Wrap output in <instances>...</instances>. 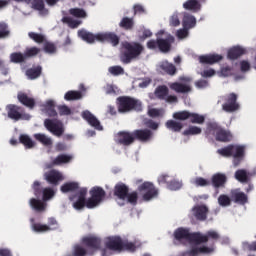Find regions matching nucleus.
<instances>
[{
	"label": "nucleus",
	"mask_w": 256,
	"mask_h": 256,
	"mask_svg": "<svg viewBox=\"0 0 256 256\" xmlns=\"http://www.w3.org/2000/svg\"><path fill=\"white\" fill-rule=\"evenodd\" d=\"M70 15L77 17L78 19H85L87 17V12L81 8H71L69 10Z\"/></svg>",
	"instance_id": "49"
},
{
	"label": "nucleus",
	"mask_w": 256,
	"mask_h": 256,
	"mask_svg": "<svg viewBox=\"0 0 256 256\" xmlns=\"http://www.w3.org/2000/svg\"><path fill=\"white\" fill-rule=\"evenodd\" d=\"M82 244L88 250V255L93 256L97 251H101L103 240L99 236L90 235L82 238Z\"/></svg>",
	"instance_id": "10"
},
{
	"label": "nucleus",
	"mask_w": 256,
	"mask_h": 256,
	"mask_svg": "<svg viewBox=\"0 0 256 256\" xmlns=\"http://www.w3.org/2000/svg\"><path fill=\"white\" fill-rule=\"evenodd\" d=\"M183 187V182L177 180V179H172L168 182L167 189L170 191H179Z\"/></svg>",
	"instance_id": "51"
},
{
	"label": "nucleus",
	"mask_w": 256,
	"mask_h": 256,
	"mask_svg": "<svg viewBox=\"0 0 256 256\" xmlns=\"http://www.w3.org/2000/svg\"><path fill=\"white\" fill-rule=\"evenodd\" d=\"M129 193V187L124 183H118L114 187V197H117L121 201L127 199V194Z\"/></svg>",
	"instance_id": "23"
},
{
	"label": "nucleus",
	"mask_w": 256,
	"mask_h": 256,
	"mask_svg": "<svg viewBox=\"0 0 256 256\" xmlns=\"http://www.w3.org/2000/svg\"><path fill=\"white\" fill-rule=\"evenodd\" d=\"M42 71H43V68L41 66L27 69L26 77H28V79H31V80L37 79V78L41 77Z\"/></svg>",
	"instance_id": "38"
},
{
	"label": "nucleus",
	"mask_w": 256,
	"mask_h": 256,
	"mask_svg": "<svg viewBox=\"0 0 256 256\" xmlns=\"http://www.w3.org/2000/svg\"><path fill=\"white\" fill-rule=\"evenodd\" d=\"M98 41L106 42L112 44V47H117L119 45L121 38L115 34V32H106L98 34Z\"/></svg>",
	"instance_id": "18"
},
{
	"label": "nucleus",
	"mask_w": 256,
	"mask_h": 256,
	"mask_svg": "<svg viewBox=\"0 0 256 256\" xmlns=\"http://www.w3.org/2000/svg\"><path fill=\"white\" fill-rule=\"evenodd\" d=\"M89 255V250L81 245H76L74 247L73 256H87Z\"/></svg>",
	"instance_id": "55"
},
{
	"label": "nucleus",
	"mask_w": 256,
	"mask_h": 256,
	"mask_svg": "<svg viewBox=\"0 0 256 256\" xmlns=\"http://www.w3.org/2000/svg\"><path fill=\"white\" fill-rule=\"evenodd\" d=\"M197 25V20L193 15H185L183 18V26L185 29H193Z\"/></svg>",
	"instance_id": "43"
},
{
	"label": "nucleus",
	"mask_w": 256,
	"mask_h": 256,
	"mask_svg": "<svg viewBox=\"0 0 256 256\" xmlns=\"http://www.w3.org/2000/svg\"><path fill=\"white\" fill-rule=\"evenodd\" d=\"M202 130L201 128L197 127V126H190L188 129H186L183 132V135L185 137H189V135H201Z\"/></svg>",
	"instance_id": "54"
},
{
	"label": "nucleus",
	"mask_w": 256,
	"mask_h": 256,
	"mask_svg": "<svg viewBox=\"0 0 256 256\" xmlns=\"http://www.w3.org/2000/svg\"><path fill=\"white\" fill-rule=\"evenodd\" d=\"M26 60L25 54L21 52H14L10 55V61L12 63H25Z\"/></svg>",
	"instance_id": "47"
},
{
	"label": "nucleus",
	"mask_w": 256,
	"mask_h": 256,
	"mask_svg": "<svg viewBox=\"0 0 256 256\" xmlns=\"http://www.w3.org/2000/svg\"><path fill=\"white\" fill-rule=\"evenodd\" d=\"M209 208L205 205H196L192 208V215L196 218V221H207V214Z\"/></svg>",
	"instance_id": "20"
},
{
	"label": "nucleus",
	"mask_w": 256,
	"mask_h": 256,
	"mask_svg": "<svg viewBox=\"0 0 256 256\" xmlns=\"http://www.w3.org/2000/svg\"><path fill=\"white\" fill-rule=\"evenodd\" d=\"M29 203L30 207L34 209V211H37L38 213H43V211L47 209V203L37 198H31Z\"/></svg>",
	"instance_id": "30"
},
{
	"label": "nucleus",
	"mask_w": 256,
	"mask_h": 256,
	"mask_svg": "<svg viewBox=\"0 0 256 256\" xmlns=\"http://www.w3.org/2000/svg\"><path fill=\"white\" fill-rule=\"evenodd\" d=\"M232 201L233 200L227 194H221L218 197V205H220V207H229Z\"/></svg>",
	"instance_id": "50"
},
{
	"label": "nucleus",
	"mask_w": 256,
	"mask_h": 256,
	"mask_svg": "<svg viewBox=\"0 0 256 256\" xmlns=\"http://www.w3.org/2000/svg\"><path fill=\"white\" fill-rule=\"evenodd\" d=\"M90 198H88L86 202L87 209H93L94 207H97L103 199H105V196L107 193L104 191L102 187L94 186L90 189Z\"/></svg>",
	"instance_id": "9"
},
{
	"label": "nucleus",
	"mask_w": 256,
	"mask_h": 256,
	"mask_svg": "<svg viewBox=\"0 0 256 256\" xmlns=\"http://www.w3.org/2000/svg\"><path fill=\"white\" fill-rule=\"evenodd\" d=\"M28 36L32 39V41H35V43H45V36L43 34L29 32Z\"/></svg>",
	"instance_id": "57"
},
{
	"label": "nucleus",
	"mask_w": 256,
	"mask_h": 256,
	"mask_svg": "<svg viewBox=\"0 0 256 256\" xmlns=\"http://www.w3.org/2000/svg\"><path fill=\"white\" fill-rule=\"evenodd\" d=\"M210 185L219 193V189H223L227 185V175L223 173H215L211 177Z\"/></svg>",
	"instance_id": "15"
},
{
	"label": "nucleus",
	"mask_w": 256,
	"mask_h": 256,
	"mask_svg": "<svg viewBox=\"0 0 256 256\" xmlns=\"http://www.w3.org/2000/svg\"><path fill=\"white\" fill-rule=\"evenodd\" d=\"M159 69L162 73L170 75L171 77H173V75L177 73V67H175V65L167 61L161 62L159 65Z\"/></svg>",
	"instance_id": "27"
},
{
	"label": "nucleus",
	"mask_w": 256,
	"mask_h": 256,
	"mask_svg": "<svg viewBox=\"0 0 256 256\" xmlns=\"http://www.w3.org/2000/svg\"><path fill=\"white\" fill-rule=\"evenodd\" d=\"M183 8L186 9V11L197 13L198 11H201V3L197 0H187L183 3Z\"/></svg>",
	"instance_id": "33"
},
{
	"label": "nucleus",
	"mask_w": 256,
	"mask_h": 256,
	"mask_svg": "<svg viewBox=\"0 0 256 256\" xmlns=\"http://www.w3.org/2000/svg\"><path fill=\"white\" fill-rule=\"evenodd\" d=\"M32 229L36 233H45L47 231H51V227H49L48 225H45V224H41V223L32 224Z\"/></svg>",
	"instance_id": "52"
},
{
	"label": "nucleus",
	"mask_w": 256,
	"mask_h": 256,
	"mask_svg": "<svg viewBox=\"0 0 256 256\" xmlns=\"http://www.w3.org/2000/svg\"><path fill=\"white\" fill-rule=\"evenodd\" d=\"M237 99H239V96L233 92L222 96V110H224L225 113H235V111H239L241 105H239Z\"/></svg>",
	"instance_id": "6"
},
{
	"label": "nucleus",
	"mask_w": 256,
	"mask_h": 256,
	"mask_svg": "<svg viewBox=\"0 0 256 256\" xmlns=\"http://www.w3.org/2000/svg\"><path fill=\"white\" fill-rule=\"evenodd\" d=\"M114 141L115 143H117V145H123V147H129L133 145V143H135L134 132L120 131L115 135Z\"/></svg>",
	"instance_id": "12"
},
{
	"label": "nucleus",
	"mask_w": 256,
	"mask_h": 256,
	"mask_svg": "<svg viewBox=\"0 0 256 256\" xmlns=\"http://www.w3.org/2000/svg\"><path fill=\"white\" fill-rule=\"evenodd\" d=\"M139 193H143V201H151L159 195V190L155 188V185L152 182H144L138 186Z\"/></svg>",
	"instance_id": "11"
},
{
	"label": "nucleus",
	"mask_w": 256,
	"mask_h": 256,
	"mask_svg": "<svg viewBox=\"0 0 256 256\" xmlns=\"http://www.w3.org/2000/svg\"><path fill=\"white\" fill-rule=\"evenodd\" d=\"M194 185L196 187H209L211 185V181H209L203 177H197L194 180Z\"/></svg>",
	"instance_id": "59"
},
{
	"label": "nucleus",
	"mask_w": 256,
	"mask_h": 256,
	"mask_svg": "<svg viewBox=\"0 0 256 256\" xmlns=\"http://www.w3.org/2000/svg\"><path fill=\"white\" fill-rule=\"evenodd\" d=\"M76 197H78L77 201H75ZM86 197H87V188H81L78 194H71L69 196V201H75L73 202L72 207L77 211H80V209L87 207V200L85 199Z\"/></svg>",
	"instance_id": "13"
},
{
	"label": "nucleus",
	"mask_w": 256,
	"mask_h": 256,
	"mask_svg": "<svg viewBox=\"0 0 256 256\" xmlns=\"http://www.w3.org/2000/svg\"><path fill=\"white\" fill-rule=\"evenodd\" d=\"M44 125L50 133H53L56 137H61L65 133V128L63 124H57L51 119H46Z\"/></svg>",
	"instance_id": "17"
},
{
	"label": "nucleus",
	"mask_w": 256,
	"mask_h": 256,
	"mask_svg": "<svg viewBox=\"0 0 256 256\" xmlns=\"http://www.w3.org/2000/svg\"><path fill=\"white\" fill-rule=\"evenodd\" d=\"M169 88L172 91H175V93H191L192 88L191 85L189 84H185V83H181V82H173L169 84Z\"/></svg>",
	"instance_id": "25"
},
{
	"label": "nucleus",
	"mask_w": 256,
	"mask_h": 256,
	"mask_svg": "<svg viewBox=\"0 0 256 256\" xmlns=\"http://www.w3.org/2000/svg\"><path fill=\"white\" fill-rule=\"evenodd\" d=\"M34 139H36V141H38L45 147H49L53 145V140H51V138L47 137V135L45 134H41V133L34 134Z\"/></svg>",
	"instance_id": "41"
},
{
	"label": "nucleus",
	"mask_w": 256,
	"mask_h": 256,
	"mask_svg": "<svg viewBox=\"0 0 256 256\" xmlns=\"http://www.w3.org/2000/svg\"><path fill=\"white\" fill-rule=\"evenodd\" d=\"M32 9L39 11L40 15H49V10L45 8L44 0H32Z\"/></svg>",
	"instance_id": "34"
},
{
	"label": "nucleus",
	"mask_w": 256,
	"mask_h": 256,
	"mask_svg": "<svg viewBox=\"0 0 256 256\" xmlns=\"http://www.w3.org/2000/svg\"><path fill=\"white\" fill-rule=\"evenodd\" d=\"M109 73H111V75H115V76L123 75V73H125V70L121 66H112L109 68Z\"/></svg>",
	"instance_id": "63"
},
{
	"label": "nucleus",
	"mask_w": 256,
	"mask_h": 256,
	"mask_svg": "<svg viewBox=\"0 0 256 256\" xmlns=\"http://www.w3.org/2000/svg\"><path fill=\"white\" fill-rule=\"evenodd\" d=\"M165 126L174 133H179L181 129H183V124L181 122L175 121V120H168L165 123Z\"/></svg>",
	"instance_id": "40"
},
{
	"label": "nucleus",
	"mask_w": 256,
	"mask_h": 256,
	"mask_svg": "<svg viewBox=\"0 0 256 256\" xmlns=\"http://www.w3.org/2000/svg\"><path fill=\"white\" fill-rule=\"evenodd\" d=\"M136 250L137 246H135V243L122 240V251H130V253H135Z\"/></svg>",
	"instance_id": "53"
},
{
	"label": "nucleus",
	"mask_w": 256,
	"mask_h": 256,
	"mask_svg": "<svg viewBox=\"0 0 256 256\" xmlns=\"http://www.w3.org/2000/svg\"><path fill=\"white\" fill-rule=\"evenodd\" d=\"M223 60V56L219 54H208L199 56V63L202 65H214V63H219Z\"/></svg>",
	"instance_id": "22"
},
{
	"label": "nucleus",
	"mask_w": 256,
	"mask_h": 256,
	"mask_svg": "<svg viewBox=\"0 0 256 256\" xmlns=\"http://www.w3.org/2000/svg\"><path fill=\"white\" fill-rule=\"evenodd\" d=\"M6 111L8 118L12 119V121H29V119H31V115L25 113V108L15 104H8Z\"/></svg>",
	"instance_id": "7"
},
{
	"label": "nucleus",
	"mask_w": 256,
	"mask_h": 256,
	"mask_svg": "<svg viewBox=\"0 0 256 256\" xmlns=\"http://www.w3.org/2000/svg\"><path fill=\"white\" fill-rule=\"evenodd\" d=\"M119 113H130V111H143V104L131 96H120L116 99Z\"/></svg>",
	"instance_id": "3"
},
{
	"label": "nucleus",
	"mask_w": 256,
	"mask_h": 256,
	"mask_svg": "<svg viewBox=\"0 0 256 256\" xmlns=\"http://www.w3.org/2000/svg\"><path fill=\"white\" fill-rule=\"evenodd\" d=\"M134 141H140L141 143H147L153 139V131L149 129H136L133 131Z\"/></svg>",
	"instance_id": "19"
},
{
	"label": "nucleus",
	"mask_w": 256,
	"mask_h": 256,
	"mask_svg": "<svg viewBox=\"0 0 256 256\" xmlns=\"http://www.w3.org/2000/svg\"><path fill=\"white\" fill-rule=\"evenodd\" d=\"M242 247L244 251H256V241L252 243L243 242Z\"/></svg>",
	"instance_id": "64"
},
{
	"label": "nucleus",
	"mask_w": 256,
	"mask_h": 256,
	"mask_svg": "<svg viewBox=\"0 0 256 256\" xmlns=\"http://www.w3.org/2000/svg\"><path fill=\"white\" fill-rule=\"evenodd\" d=\"M41 53V48H37V47H31V48H26L25 52H24V57H26V59H31V57H37V55H39Z\"/></svg>",
	"instance_id": "48"
},
{
	"label": "nucleus",
	"mask_w": 256,
	"mask_h": 256,
	"mask_svg": "<svg viewBox=\"0 0 256 256\" xmlns=\"http://www.w3.org/2000/svg\"><path fill=\"white\" fill-rule=\"evenodd\" d=\"M167 95H169V88L166 85H159L154 91V96L159 101H165Z\"/></svg>",
	"instance_id": "31"
},
{
	"label": "nucleus",
	"mask_w": 256,
	"mask_h": 256,
	"mask_svg": "<svg viewBox=\"0 0 256 256\" xmlns=\"http://www.w3.org/2000/svg\"><path fill=\"white\" fill-rule=\"evenodd\" d=\"M19 142L22 143L23 146L26 147V149H33L35 147V142L25 134H21L19 137Z\"/></svg>",
	"instance_id": "44"
},
{
	"label": "nucleus",
	"mask_w": 256,
	"mask_h": 256,
	"mask_svg": "<svg viewBox=\"0 0 256 256\" xmlns=\"http://www.w3.org/2000/svg\"><path fill=\"white\" fill-rule=\"evenodd\" d=\"M52 197H55V191L51 188H44L42 192L43 201H49Z\"/></svg>",
	"instance_id": "60"
},
{
	"label": "nucleus",
	"mask_w": 256,
	"mask_h": 256,
	"mask_svg": "<svg viewBox=\"0 0 256 256\" xmlns=\"http://www.w3.org/2000/svg\"><path fill=\"white\" fill-rule=\"evenodd\" d=\"M81 117L82 119H84V121L88 122V125H90V127H93L97 131H103V126L101 125V122L99 121V119H97V117H95V115H93V113H91V111H83Z\"/></svg>",
	"instance_id": "16"
},
{
	"label": "nucleus",
	"mask_w": 256,
	"mask_h": 256,
	"mask_svg": "<svg viewBox=\"0 0 256 256\" xmlns=\"http://www.w3.org/2000/svg\"><path fill=\"white\" fill-rule=\"evenodd\" d=\"M216 141H221L222 143H229L233 139V134L231 131L220 128L216 134Z\"/></svg>",
	"instance_id": "28"
},
{
	"label": "nucleus",
	"mask_w": 256,
	"mask_h": 256,
	"mask_svg": "<svg viewBox=\"0 0 256 256\" xmlns=\"http://www.w3.org/2000/svg\"><path fill=\"white\" fill-rule=\"evenodd\" d=\"M217 153L222 157H233L234 167H239L245 159V146L229 144L228 146L218 149Z\"/></svg>",
	"instance_id": "2"
},
{
	"label": "nucleus",
	"mask_w": 256,
	"mask_h": 256,
	"mask_svg": "<svg viewBox=\"0 0 256 256\" xmlns=\"http://www.w3.org/2000/svg\"><path fill=\"white\" fill-rule=\"evenodd\" d=\"M104 245L106 249H110V251H114V253L123 252V238H121V236L108 237Z\"/></svg>",
	"instance_id": "14"
},
{
	"label": "nucleus",
	"mask_w": 256,
	"mask_h": 256,
	"mask_svg": "<svg viewBox=\"0 0 256 256\" xmlns=\"http://www.w3.org/2000/svg\"><path fill=\"white\" fill-rule=\"evenodd\" d=\"M174 238L176 241H188L189 243H195V245H201V242L207 241V238L201 236V233H191L189 228L183 227H180L174 231Z\"/></svg>",
	"instance_id": "4"
},
{
	"label": "nucleus",
	"mask_w": 256,
	"mask_h": 256,
	"mask_svg": "<svg viewBox=\"0 0 256 256\" xmlns=\"http://www.w3.org/2000/svg\"><path fill=\"white\" fill-rule=\"evenodd\" d=\"M78 37L82 39V41H85L86 43L93 44L95 41H99V34H93L91 32H88L85 29L78 31Z\"/></svg>",
	"instance_id": "26"
},
{
	"label": "nucleus",
	"mask_w": 256,
	"mask_h": 256,
	"mask_svg": "<svg viewBox=\"0 0 256 256\" xmlns=\"http://www.w3.org/2000/svg\"><path fill=\"white\" fill-rule=\"evenodd\" d=\"M221 129V126L217 122H209L206 127V135L209 137V135H215L217 136V133H219V130Z\"/></svg>",
	"instance_id": "37"
},
{
	"label": "nucleus",
	"mask_w": 256,
	"mask_h": 256,
	"mask_svg": "<svg viewBox=\"0 0 256 256\" xmlns=\"http://www.w3.org/2000/svg\"><path fill=\"white\" fill-rule=\"evenodd\" d=\"M45 179L50 185H59V181H63V174L59 171L51 170L45 174Z\"/></svg>",
	"instance_id": "24"
},
{
	"label": "nucleus",
	"mask_w": 256,
	"mask_h": 256,
	"mask_svg": "<svg viewBox=\"0 0 256 256\" xmlns=\"http://www.w3.org/2000/svg\"><path fill=\"white\" fill-rule=\"evenodd\" d=\"M231 200L237 205H247L249 203V196L245 194V192H241L239 190L231 191Z\"/></svg>",
	"instance_id": "21"
},
{
	"label": "nucleus",
	"mask_w": 256,
	"mask_h": 256,
	"mask_svg": "<svg viewBox=\"0 0 256 256\" xmlns=\"http://www.w3.org/2000/svg\"><path fill=\"white\" fill-rule=\"evenodd\" d=\"M62 23H67L72 29H77L81 25V21L73 20V18L67 16L62 18Z\"/></svg>",
	"instance_id": "56"
},
{
	"label": "nucleus",
	"mask_w": 256,
	"mask_h": 256,
	"mask_svg": "<svg viewBox=\"0 0 256 256\" xmlns=\"http://www.w3.org/2000/svg\"><path fill=\"white\" fill-rule=\"evenodd\" d=\"M145 47L139 42H122V49L120 52V61L124 64H129L133 59H137L143 55Z\"/></svg>",
	"instance_id": "1"
},
{
	"label": "nucleus",
	"mask_w": 256,
	"mask_h": 256,
	"mask_svg": "<svg viewBox=\"0 0 256 256\" xmlns=\"http://www.w3.org/2000/svg\"><path fill=\"white\" fill-rule=\"evenodd\" d=\"M79 189V183L77 182H66L60 187L62 193H74Z\"/></svg>",
	"instance_id": "36"
},
{
	"label": "nucleus",
	"mask_w": 256,
	"mask_h": 256,
	"mask_svg": "<svg viewBox=\"0 0 256 256\" xmlns=\"http://www.w3.org/2000/svg\"><path fill=\"white\" fill-rule=\"evenodd\" d=\"M245 53H247L245 48H242L240 46L233 47L228 51V59L235 61V59H239V57L245 55Z\"/></svg>",
	"instance_id": "32"
},
{
	"label": "nucleus",
	"mask_w": 256,
	"mask_h": 256,
	"mask_svg": "<svg viewBox=\"0 0 256 256\" xmlns=\"http://www.w3.org/2000/svg\"><path fill=\"white\" fill-rule=\"evenodd\" d=\"M32 189L34 191L35 197L39 198L41 197V195H43V187H41V182L34 181Z\"/></svg>",
	"instance_id": "58"
},
{
	"label": "nucleus",
	"mask_w": 256,
	"mask_h": 256,
	"mask_svg": "<svg viewBox=\"0 0 256 256\" xmlns=\"http://www.w3.org/2000/svg\"><path fill=\"white\" fill-rule=\"evenodd\" d=\"M126 199L128 203H130V205H136L139 199V194L136 191H133L131 193L128 192Z\"/></svg>",
	"instance_id": "61"
},
{
	"label": "nucleus",
	"mask_w": 256,
	"mask_h": 256,
	"mask_svg": "<svg viewBox=\"0 0 256 256\" xmlns=\"http://www.w3.org/2000/svg\"><path fill=\"white\" fill-rule=\"evenodd\" d=\"M199 253H211V248L207 246L193 247L189 252V256H197Z\"/></svg>",
	"instance_id": "46"
},
{
	"label": "nucleus",
	"mask_w": 256,
	"mask_h": 256,
	"mask_svg": "<svg viewBox=\"0 0 256 256\" xmlns=\"http://www.w3.org/2000/svg\"><path fill=\"white\" fill-rule=\"evenodd\" d=\"M175 43V37L169 35L167 38L151 39L146 43L147 49L156 51L159 49L161 53H169L171 46Z\"/></svg>",
	"instance_id": "5"
},
{
	"label": "nucleus",
	"mask_w": 256,
	"mask_h": 256,
	"mask_svg": "<svg viewBox=\"0 0 256 256\" xmlns=\"http://www.w3.org/2000/svg\"><path fill=\"white\" fill-rule=\"evenodd\" d=\"M235 179L240 183H247L249 181V174H247V170L239 169L235 172Z\"/></svg>",
	"instance_id": "45"
},
{
	"label": "nucleus",
	"mask_w": 256,
	"mask_h": 256,
	"mask_svg": "<svg viewBox=\"0 0 256 256\" xmlns=\"http://www.w3.org/2000/svg\"><path fill=\"white\" fill-rule=\"evenodd\" d=\"M73 159V156L66 155V154H60L58 155L53 161V165H63V163H71V160Z\"/></svg>",
	"instance_id": "42"
},
{
	"label": "nucleus",
	"mask_w": 256,
	"mask_h": 256,
	"mask_svg": "<svg viewBox=\"0 0 256 256\" xmlns=\"http://www.w3.org/2000/svg\"><path fill=\"white\" fill-rule=\"evenodd\" d=\"M119 27L124 31H133L135 27V20L129 17H123L119 23Z\"/></svg>",
	"instance_id": "35"
},
{
	"label": "nucleus",
	"mask_w": 256,
	"mask_h": 256,
	"mask_svg": "<svg viewBox=\"0 0 256 256\" xmlns=\"http://www.w3.org/2000/svg\"><path fill=\"white\" fill-rule=\"evenodd\" d=\"M18 101L24 105L25 107H28V109H34L35 108V99L30 98L25 93H19L18 94Z\"/></svg>",
	"instance_id": "29"
},
{
	"label": "nucleus",
	"mask_w": 256,
	"mask_h": 256,
	"mask_svg": "<svg viewBox=\"0 0 256 256\" xmlns=\"http://www.w3.org/2000/svg\"><path fill=\"white\" fill-rule=\"evenodd\" d=\"M173 119H176V121H187V119L190 120V123H194L197 125H203L205 123V116L189 112L187 110L178 111L173 114Z\"/></svg>",
	"instance_id": "8"
},
{
	"label": "nucleus",
	"mask_w": 256,
	"mask_h": 256,
	"mask_svg": "<svg viewBox=\"0 0 256 256\" xmlns=\"http://www.w3.org/2000/svg\"><path fill=\"white\" fill-rule=\"evenodd\" d=\"M44 51L45 53H57V46L53 42H46L44 44Z\"/></svg>",
	"instance_id": "62"
},
{
	"label": "nucleus",
	"mask_w": 256,
	"mask_h": 256,
	"mask_svg": "<svg viewBox=\"0 0 256 256\" xmlns=\"http://www.w3.org/2000/svg\"><path fill=\"white\" fill-rule=\"evenodd\" d=\"M64 99L65 101H79V99H83V94L81 91L70 90L65 93Z\"/></svg>",
	"instance_id": "39"
}]
</instances>
